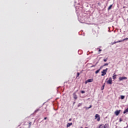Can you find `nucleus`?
<instances>
[{"mask_svg":"<svg viewBox=\"0 0 128 128\" xmlns=\"http://www.w3.org/2000/svg\"><path fill=\"white\" fill-rule=\"evenodd\" d=\"M108 68H106L105 70H103L102 72V76H106V72H108Z\"/></svg>","mask_w":128,"mask_h":128,"instance_id":"nucleus-1","label":"nucleus"},{"mask_svg":"<svg viewBox=\"0 0 128 128\" xmlns=\"http://www.w3.org/2000/svg\"><path fill=\"white\" fill-rule=\"evenodd\" d=\"M96 118L98 122H100V117L98 114H96L95 115V119L96 120Z\"/></svg>","mask_w":128,"mask_h":128,"instance_id":"nucleus-2","label":"nucleus"},{"mask_svg":"<svg viewBox=\"0 0 128 128\" xmlns=\"http://www.w3.org/2000/svg\"><path fill=\"white\" fill-rule=\"evenodd\" d=\"M107 84H112V78H109L108 80L107 81Z\"/></svg>","mask_w":128,"mask_h":128,"instance_id":"nucleus-3","label":"nucleus"},{"mask_svg":"<svg viewBox=\"0 0 128 128\" xmlns=\"http://www.w3.org/2000/svg\"><path fill=\"white\" fill-rule=\"evenodd\" d=\"M94 82V79H88L85 82V84H88V82Z\"/></svg>","mask_w":128,"mask_h":128,"instance_id":"nucleus-4","label":"nucleus"},{"mask_svg":"<svg viewBox=\"0 0 128 128\" xmlns=\"http://www.w3.org/2000/svg\"><path fill=\"white\" fill-rule=\"evenodd\" d=\"M128 80V78L126 77H120L119 78V80L121 82V80Z\"/></svg>","mask_w":128,"mask_h":128,"instance_id":"nucleus-5","label":"nucleus"},{"mask_svg":"<svg viewBox=\"0 0 128 128\" xmlns=\"http://www.w3.org/2000/svg\"><path fill=\"white\" fill-rule=\"evenodd\" d=\"M73 98L75 100H78V96H76V93L73 94Z\"/></svg>","mask_w":128,"mask_h":128,"instance_id":"nucleus-6","label":"nucleus"},{"mask_svg":"<svg viewBox=\"0 0 128 128\" xmlns=\"http://www.w3.org/2000/svg\"><path fill=\"white\" fill-rule=\"evenodd\" d=\"M120 110L116 111L115 112L116 116H118V114H120Z\"/></svg>","mask_w":128,"mask_h":128,"instance_id":"nucleus-7","label":"nucleus"},{"mask_svg":"<svg viewBox=\"0 0 128 128\" xmlns=\"http://www.w3.org/2000/svg\"><path fill=\"white\" fill-rule=\"evenodd\" d=\"M70 126H72V123H68L66 124V128H70Z\"/></svg>","mask_w":128,"mask_h":128,"instance_id":"nucleus-8","label":"nucleus"},{"mask_svg":"<svg viewBox=\"0 0 128 128\" xmlns=\"http://www.w3.org/2000/svg\"><path fill=\"white\" fill-rule=\"evenodd\" d=\"M128 40V38H124V40H118V42H124V40Z\"/></svg>","mask_w":128,"mask_h":128,"instance_id":"nucleus-9","label":"nucleus"},{"mask_svg":"<svg viewBox=\"0 0 128 128\" xmlns=\"http://www.w3.org/2000/svg\"><path fill=\"white\" fill-rule=\"evenodd\" d=\"M108 124H105L104 126H102V128H108Z\"/></svg>","mask_w":128,"mask_h":128,"instance_id":"nucleus-10","label":"nucleus"},{"mask_svg":"<svg viewBox=\"0 0 128 128\" xmlns=\"http://www.w3.org/2000/svg\"><path fill=\"white\" fill-rule=\"evenodd\" d=\"M92 106L90 105L89 107L85 106L84 108H86V110H89V108H92Z\"/></svg>","mask_w":128,"mask_h":128,"instance_id":"nucleus-11","label":"nucleus"},{"mask_svg":"<svg viewBox=\"0 0 128 128\" xmlns=\"http://www.w3.org/2000/svg\"><path fill=\"white\" fill-rule=\"evenodd\" d=\"M100 70H102V67L100 68L98 70H97L95 74H98V72H100Z\"/></svg>","mask_w":128,"mask_h":128,"instance_id":"nucleus-12","label":"nucleus"},{"mask_svg":"<svg viewBox=\"0 0 128 128\" xmlns=\"http://www.w3.org/2000/svg\"><path fill=\"white\" fill-rule=\"evenodd\" d=\"M112 78L114 80H116V74H114Z\"/></svg>","mask_w":128,"mask_h":128,"instance_id":"nucleus-13","label":"nucleus"},{"mask_svg":"<svg viewBox=\"0 0 128 128\" xmlns=\"http://www.w3.org/2000/svg\"><path fill=\"white\" fill-rule=\"evenodd\" d=\"M112 8V4H111L109 6V7L108 8V10H111Z\"/></svg>","mask_w":128,"mask_h":128,"instance_id":"nucleus-14","label":"nucleus"},{"mask_svg":"<svg viewBox=\"0 0 128 128\" xmlns=\"http://www.w3.org/2000/svg\"><path fill=\"white\" fill-rule=\"evenodd\" d=\"M108 66V63L104 64L102 66H101V68H103V66Z\"/></svg>","mask_w":128,"mask_h":128,"instance_id":"nucleus-15","label":"nucleus"},{"mask_svg":"<svg viewBox=\"0 0 128 128\" xmlns=\"http://www.w3.org/2000/svg\"><path fill=\"white\" fill-rule=\"evenodd\" d=\"M28 124H29V128H30V126H32V122H28Z\"/></svg>","mask_w":128,"mask_h":128,"instance_id":"nucleus-16","label":"nucleus"},{"mask_svg":"<svg viewBox=\"0 0 128 128\" xmlns=\"http://www.w3.org/2000/svg\"><path fill=\"white\" fill-rule=\"evenodd\" d=\"M97 50H98V54H100V52H102V50L100 48H98Z\"/></svg>","mask_w":128,"mask_h":128,"instance_id":"nucleus-17","label":"nucleus"},{"mask_svg":"<svg viewBox=\"0 0 128 128\" xmlns=\"http://www.w3.org/2000/svg\"><path fill=\"white\" fill-rule=\"evenodd\" d=\"M118 42H118H118H114L112 44H118Z\"/></svg>","mask_w":128,"mask_h":128,"instance_id":"nucleus-18","label":"nucleus"},{"mask_svg":"<svg viewBox=\"0 0 128 128\" xmlns=\"http://www.w3.org/2000/svg\"><path fill=\"white\" fill-rule=\"evenodd\" d=\"M120 98H121V100H124V96H121Z\"/></svg>","mask_w":128,"mask_h":128,"instance_id":"nucleus-19","label":"nucleus"},{"mask_svg":"<svg viewBox=\"0 0 128 128\" xmlns=\"http://www.w3.org/2000/svg\"><path fill=\"white\" fill-rule=\"evenodd\" d=\"M104 84L102 88H101L102 90H104Z\"/></svg>","mask_w":128,"mask_h":128,"instance_id":"nucleus-20","label":"nucleus"},{"mask_svg":"<svg viewBox=\"0 0 128 128\" xmlns=\"http://www.w3.org/2000/svg\"><path fill=\"white\" fill-rule=\"evenodd\" d=\"M80 74L79 72H77L76 78H78L80 76Z\"/></svg>","mask_w":128,"mask_h":128,"instance_id":"nucleus-21","label":"nucleus"},{"mask_svg":"<svg viewBox=\"0 0 128 128\" xmlns=\"http://www.w3.org/2000/svg\"><path fill=\"white\" fill-rule=\"evenodd\" d=\"M108 61V58H106V59H104V62H106Z\"/></svg>","mask_w":128,"mask_h":128,"instance_id":"nucleus-22","label":"nucleus"},{"mask_svg":"<svg viewBox=\"0 0 128 128\" xmlns=\"http://www.w3.org/2000/svg\"><path fill=\"white\" fill-rule=\"evenodd\" d=\"M102 126H104V124H100L98 128H102Z\"/></svg>","mask_w":128,"mask_h":128,"instance_id":"nucleus-23","label":"nucleus"},{"mask_svg":"<svg viewBox=\"0 0 128 128\" xmlns=\"http://www.w3.org/2000/svg\"><path fill=\"white\" fill-rule=\"evenodd\" d=\"M39 111H40V109H37L36 110L35 112H39Z\"/></svg>","mask_w":128,"mask_h":128,"instance_id":"nucleus-24","label":"nucleus"},{"mask_svg":"<svg viewBox=\"0 0 128 128\" xmlns=\"http://www.w3.org/2000/svg\"><path fill=\"white\" fill-rule=\"evenodd\" d=\"M82 104H78V107H80V106H82Z\"/></svg>","mask_w":128,"mask_h":128,"instance_id":"nucleus-25","label":"nucleus"},{"mask_svg":"<svg viewBox=\"0 0 128 128\" xmlns=\"http://www.w3.org/2000/svg\"><path fill=\"white\" fill-rule=\"evenodd\" d=\"M84 92H86L84 90H82L81 91L82 94H84Z\"/></svg>","mask_w":128,"mask_h":128,"instance_id":"nucleus-26","label":"nucleus"},{"mask_svg":"<svg viewBox=\"0 0 128 128\" xmlns=\"http://www.w3.org/2000/svg\"><path fill=\"white\" fill-rule=\"evenodd\" d=\"M120 122H122V118H120Z\"/></svg>","mask_w":128,"mask_h":128,"instance_id":"nucleus-27","label":"nucleus"},{"mask_svg":"<svg viewBox=\"0 0 128 128\" xmlns=\"http://www.w3.org/2000/svg\"><path fill=\"white\" fill-rule=\"evenodd\" d=\"M46 118H48L45 117V118H44V120H46Z\"/></svg>","mask_w":128,"mask_h":128,"instance_id":"nucleus-28","label":"nucleus"},{"mask_svg":"<svg viewBox=\"0 0 128 128\" xmlns=\"http://www.w3.org/2000/svg\"><path fill=\"white\" fill-rule=\"evenodd\" d=\"M93 66H91V68H92Z\"/></svg>","mask_w":128,"mask_h":128,"instance_id":"nucleus-29","label":"nucleus"},{"mask_svg":"<svg viewBox=\"0 0 128 128\" xmlns=\"http://www.w3.org/2000/svg\"><path fill=\"white\" fill-rule=\"evenodd\" d=\"M69 120H70V121L72 120V119H70Z\"/></svg>","mask_w":128,"mask_h":128,"instance_id":"nucleus-30","label":"nucleus"}]
</instances>
